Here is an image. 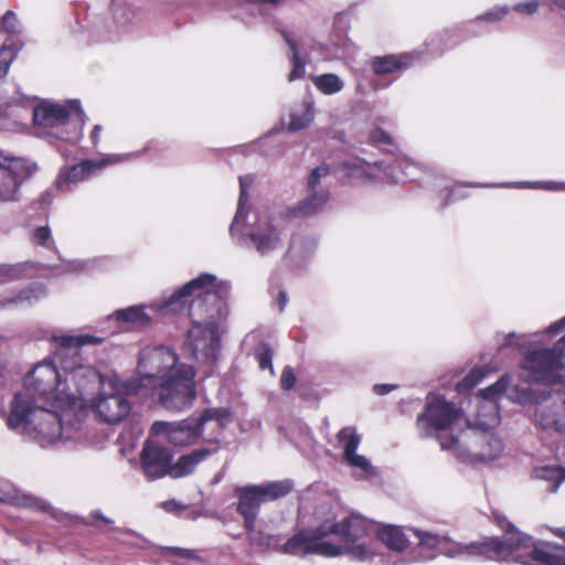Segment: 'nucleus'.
<instances>
[{"mask_svg": "<svg viewBox=\"0 0 565 565\" xmlns=\"http://www.w3.org/2000/svg\"><path fill=\"white\" fill-rule=\"evenodd\" d=\"M109 262L110 260L106 257L92 258V259H87L85 262L78 263L77 269L78 270H87L88 273H90L94 269L106 268V266Z\"/></svg>", "mask_w": 565, "mask_h": 565, "instance_id": "58", "label": "nucleus"}, {"mask_svg": "<svg viewBox=\"0 0 565 565\" xmlns=\"http://www.w3.org/2000/svg\"><path fill=\"white\" fill-rule=\"evenodd\" d=\"M533 186H529L530 189H543L547 191H565V182H533Z\"/></svg>", "mask_w": 565, "mask_h": 565, "instance_id": "61", "label": "nucleus"}, {"mask_svg": "<svg viewBox=\"0 0 565 565\" xmlns=\"http://www.w3.org/2000/svg\"><path fill=\"white\" fill-rule=\"evenodd\" d=\"M503 539L487 537L480 542L458 543L445 536L439 553L450 558L481 556L491 561L516 562L527 565L532 537L520 532L504 515H495Z\"/></svg>", "mask_w": 565, "mask_h": 565, "instance_id": "5", "label": "nucleus"}, {"mask_svg": "<svg viewBox=\"0 0 565 565\" xmlns=\"http://www.w3.org/2000/svg\"><path fill=\"white\" fill-rule=\"evenodd\" d=\"M500 423L499 408L493 401L481 402L478 407L477 419L465 424V429H493Z\"/></svg>", "mask_w": 565, "mask_h": 565, "instance_id": "31", "label": "nucleus"}, {"mask_svg": "<svg viewBox=\"0 0 565 565\" xmlns=\"http://www.w3.org/2000/svg\"><path fill=\"white\" fill-rule=\"evenodd\" d=\"M145 150L134 151V152H125V153H111L107 154L102 159H93L95 161V166L97 171L108 167L120 164L130 160H136L143 154Z\"/></svg>", "mask_w": 565, "mask_h": 565, "instance_id": "43", "label": "nucleus"}, {"mask_svg": "<svg viewBox=\"0 0 565 565\" xmlns=\"http://www.w3.org/2000/svg\"><path fill=\"white\" fill-rule=\"evenodd\" d=\"M532 476L537 480L547 482L546 490L554 493L565 481V468L561 466H540L533 469Z\"/></svg>", "mask_w": 565, "mask_h": 565, "instance_id": "32", "label": "nucleus"}, {"mask_svg": "<svg viewBox=\"0 0 565 565\" xmlns=\"http://www.w3.org/2000/svg\"><path fill=\"white\" fill-rule=\"evenodd\" d=\"M277 31L281 34L290 51L289 58L292 65V70L289 73L288 79L294 82L296 79L302 78L306 74V62L300 56L296 41H294L286 31L280 29H277Z\"/></svg>", "mask_w": 565, "mask_h": 565, "instance_id": "35", "label": "nucleus"}, {"mask_svg": "<svg viewBox=\"0 0 565 565\" xmlns=\"http://www.w3.org/2000/svg\"><path fill=\"white\" fill-rule=\"evenodd\" d=\"M419 52H405L399 54H386L373 56L369 66L374 75L370 79V86L374 92L388 88L401 73L412 67L419 60Z\"/></svg>", "mask_w": 565, "mask_h": 565, "instance_id": "17", "label": "nucleus"}, {"mask_svg": "<svg viewBox=\"0 0 565 565\" xmlns=\"http://www.w3.org/2000/svg\"><path fill=\"white\" fill-rule=\"evenodd\" d=\"M215 450L207 447H201L192 450L189 454L179 457L175 463H173L171 470L172 478H182L191 475L198 467L199 463L210 457Z\"/></svg>", "mask_w": 565, "mask_h": 565, "instance_id": "28", "label": "nucleus"}, {"mask_svg": "<svg viewBox=\"0 0 565 565\" xmlns=\"http://www.w3.org/2000/svg\"><path fill=\"white\" fill-rule=\"evenodd\" d=\"M330 171V167L326 163L316 167L308 175L307 191H329L322 185V179L327 178Z\"/></svg>", "mask_w": 565, "mask_h": 565, "instance_id": "44", "label": "nucleus"}, {"mask_svg": "<svg viewBox=\"0 0 565 565\" xmlns=\"http://www.w3.org/2000/svg\"><path fill=\"white\" fill-rule=\"evenodd\" d=\"M0 501L34 511L50 512L52 510L46 500L23 492L8 482H0Z\"/></svg>", "mask_w": 565, "mask_h": 565, "instance_id": "24", "label": "nucleus"}, {"mask_svg": "<svg viewBox=\"0 0 565 565\" xmlns=\"http://www.w3.org/2000/svg\"><path fill=\"white\" fill-rule=\"evenodd\" d=\"M315 248H316V241L313 238L292 236L289 247L285 254V257L292 258V257L299 256L305 259L312 255Z\"/></svg>", "mask_w": 565, "mask_h": 565, "instance_id": "40", "label": "nucleus"}, {"mask_svg": "<svg viewBox=\"0 0 565 565\" xmlns=\"http://www.w3.org/2000/svg\"><path fill=\"white\" fill-rule=\"evenodd\" d=\"M411 532L418 539V544L429 550H440L446 535H441L430 531H423L418 529H411Z\"/></svg>", "mask_w": 565, "mask_h": 565, "instance_id": "45", "label": "nucleus"}, {"mask_svg": "<svg viewBox=\"0 0 565 565\" xmlns=\"http://www.w3.org/2000/svg\"><path fill=\"white\" fill-rule=\"evenodd\" d=\"M34 135L49 143H77L83 137L85 113L78 99L43 102L33 110Z\"/></svg>", "mask_w": 565, "mask_h": 565, "instance_id": "6", "label": "nucleus"}, {"mask_svg": "<svg viewBox=\"0 0 565 565\" xmlns=\"http://www.w3.org/2000/svg\"><path fill=\"white\" fill-rule=\"evenodd\" d=\"M63 192H67L66 189L57 186V178L54 183L47 188L40 196L39 202L42 207H46L52 204L54 199Z\"/></svg>", "mask_w": 565, "mask_h": 565, "instance_id": "56", "label": "nucleus"}, {"mask_svg": "<svg viewBox=\"0 0 565 565\" xmlns=\"http://www.w3.org/2000/svg\"><path fill=\"white\" fill-rule=\"evenodd\" d=\"M511 8L509 6H497L487 11L486 13L478 15L476 19L469 21L468 25L473 26L480 22H489L494 23L501 21L508 13Z\"/></svg>", "mask_w": 565, "mask_h": 565, "instance_id": "47", "label": "nucleus"}, {"mask_svg": "<svg viewBox=\"0 0 565 565\" xmlns=\"http://www.w3.org/2000/svg\"><path fill=\"white\" fill-rule=\"evenodd\" d=\"M137 377L140 392L147 387L156 391L159 402L168 411L181 412L195 399L194 370L180 363L175 351L169 347L147 348L140 352Z\"/></svg>", "mask_w": 565, "mask_h": 565, "instance_id": "3", "label": "nucleus"}, {"mask_svg": "<svg viewBox=\"0 0 565 565\" xmlns=\"http://www.w3.org/2000/svg\"><path fill=\"white\" fill-rule=\"evenodd\" d=\"M565 334L551 349H535L524 354L522 366L535 383H561L564 367Z\"/></svg>", "mask_w": 565, "mask_h": 565, "instance_id": "14", "label": "nucleus"}, {"mask_svg": "<svg viewBox=\"0 0 565 565\" xmlns=\"http://www.w3.org/2000/svg\"><path fill=\"white\" fill-rule=\"evenodd\" d=\"M262 495L266 501L276 500L287 495L292 488V483L289 480L269 482L265 486H259Z\"/></svg>", "mask_w": 565, "mask_h": 565, "instance_id": "42", "label": "nucleus"}, {"mask_svg": "<svg viewBox=\"0 0 565 565\" xmlns=\"http://www.w3.org/2000/svg\"><path fill=\"white\" fill-rule=\"evenodd\" d=\"M377 540L388 550L394 552H403L409 545V540L403 529L396 525H382L376 527Z\"/></svg>", "mask_w": 565, "mask_h": 565, "instance_id": "30", "label": "nucleus"}, {"mask_svg": "<svg viewBox=\"0 0 565 565\" xmlns=\"http://www.w3.org/2000/svg\"><path fill=\"white\" fill-rule=\"evenodd\" d=\"M254 178L252 175L239 177V198L236 212L242 211L243 214H248L247 203H248V188L253 184Z\"/></svg>", "mask_w": 565, "mask_h": 565, "instance_id": "53", "label": "nucleus"}, {"mask_svg": "<svg viewBox=\"0 0 565 565\" xmlns=\"http://www.w3.org/2000/svg\"><path fill=\"white\" fill-rule=\"evenodd\" d=\"M163 554L164 555H173V556H178V557H184V558L194 557L193 551L181 548V547H164Z\"/></svg>", "mask_w": 565, "mask_h": 565, "instance_id": "62", "label": "nucleus"}, {"mask_svg": "<svg viewBox=\"0 0 565 565\" xmlns=\"http://www.w3.org/2000/svg\"><path fill=\"white\" fill-rule=\"evenodd\" d=\"M465 424H469L461 408L441 396L428 397L423 413L416 420L422 438L435 437L439 445L450 443L451 436H461Z\"/></svg>", "mask_w": 565, "mask_h": 565, "instance_id": "8", "label": "nucleus"}, {"mask_svg": "<svg viewBox=\"0 0 565 565\" xmlns=\"http://www.w3.org/2000/svg\"><path fill=\"white\" fill-rule=\"evenodd\" d=\"M161 508L169 513H177L182 511L185 507L175 500H167L161 503Z\"/></svg>", "mask_w": 565, "mask_h": 565, "instance_id": "63", "label": "nucleus"}, {"mask_svg": "<svg viewBox=\"0 0 565 565\" xmlns=\"http://www.w3.org/2000/svg\"><path fill=\"white\" fill-rule=\"evenodd\" d=\"M341 166L351 178L387 183H397L403 178H409L404 168L411 167L404 159H395L393 163L385 161L369 163L360 158L343 161Z\"/></svg>", "mask_w": 565, "mask_h": 565, "instance_id": "16", "label": "nucleus"}, {"mask_svg": "<svg viewBox=\"0 0 565 565\" xmlns=\"http://www.w3.org/2000/svg\"><path fill=\"white\" fill-rule=\"evenodd\" d=\"M274 350L268 343H260L255 350V359L262 370L268 369L274 374L273 367Z\"/></svg>", "mask_w": 565, "mask_h": 565, "instance_id": "49", "label": "nucleus"}, {"mask_svg": "<svg viewBox=\"0 0 565 565\" xmlns=\"http://www.w3.org/2000/svg\"><path fill=\"white\" fill-rule=\"evenodd\" d=\"M330 199V191H307V195L295 205L290 213L296 217L312 216L323 210Z\"/></svg>", "mask_w": 565, "mask_h": 565, "instance_id": "27", "label": "nucleus"}, {"mask_svg": "<svg viewBox=\"0 0 565 565\" xmlns=\"http://www.w3.org/2000/svg\"><path fill=\"white\" fill-rule=\"evenodd\" d=\"M230 290L227 281H217L216 276L203 273L161 301L158 311L162 316L174 315L189 303L192 326L220 328L228 316Z\"/></svg>", "mask_w": 565, "mask_h": 565, "instance_id": "4", "label": "nucleus"}, {"mask_svg": "<svg viewBox=\"0 0 565 565\" xmlns=\"http://www.w3.org/2000/svg\"><path fill=\"white\" fill-rule=\"evenodd\" d=\"M507 387L508 381L502 377L494 384L481 390L480 397H478V399H480V403L486 401H493L497 403L498 397L505 392Z\"/></svg>", "mask_w": 565, "mask_h": 565, "instance_id": "51", "label": "nucleus"}, {"mask_svg": "<svg viewBox=\"0 0 565 565\" xmlns=\"http://www.w3.org/2000/svg\"><path fill=\"white\" fill-rule=\"evenodd\" d=\"M291 434L297 435V436H294V443L296 444L297 447H302V446L311 447L312 446L313 438L311 435V430L307 424L296 423L294 425Z\"/></svg>", "mask_w": 565, "mask_h": 565, "instance_id": "50", "label": "nucleus"}, {"mask_svg": "<svg viewBox=\"0 0 565 565\" xmlns=\"http://www.w3.org/2000/svg\"><path fill=\"white\" fill-rule=\"evenodd\" d=\"M327 523H324L316 529L300 531L295 534L282 545V552L296 556L318 554L335 557L341 555V547L333 542L327 541Z\"/></svg>", "mask_w": 565, "mask_h": 565, "instance_id": "18", "label": "nucleus"}, {"mask_svg": "<svg viewBox=\"0 0 565 565\" xmlns=\"http://www.w3.org/2000/svg\"><path fill=\"white\" fill-rule=\"evenodd\" d=\"M369 140L376 147H394L395 141L393 136L382 127L374 126L369 132Z\"/></svg>", "mask_w": 565, "mask_h": 565, "instance_id": "48", "label": "nucleus"}, {"mask_svg": "<svg viewBox=\"0 0 565 565\" xmlns=\"http://www.w3.org/2000/svg\"><path fill=\"white\" fill-rule=\"evenodd\" d=\"M171 451L156 443L148 441L141 451L142 470L149 480H157L164 476L171 477L173 467Z\"/></svg>", "mask_w": 565, "mask_h": 565, "instance_id": "20", "label": "nucleus"}, {"mask_svg": "<svg viewBox=\"0 0 565 565\" xmlns=\"http://www.w3.org/2000/svg\"><path fill=\"white\" fill-rule=\"evenodd\" d=\"M46 296V288L42 282H32L28 287L12 291L0 299L1 308H23L32 306Z\"/></svg>", "mask_w": 565, "mask_h": 565, "instance_id": "26", "label": "nucleus"}, {"mask_svg": "<svg viewBox=\"0 0 565 565\" xmlns=\"http://www.w3.org/2000/svg\"><path fill=\"white\" fill-rule=\"evenodd\" d=\"M230 422V412L227 409L209 408L198 419L190 418L174 425L156 422L152 425V430L167 433L169 443L181 447L196 443L206 425H211L213 431H221Z\"/></svg>", "mask_w": 565, "mask_h": 565, "instance_id": "13", "label": "nucleus"}, {"mask_svg": "<svg viewBox=\"0 0 565 565\" xmlns=\"http://www.w3.org/2000/svg\"><path fill=\"white\" fill-rule=\"evenodd\" d=\"M484 376L481 367L472 369L461 381L456 384V391L463 393L475 387Z\"/></svg>", "mask_w": 565, "mask_h": 565, "instance_id": "52", "label": "nucleus"}, {"mask_svg": "<svg viewBox=\"0 0 565 565\" xmlns=\"http://www.w3.org/2000/svg\"><path fill=\"white\" fill-rule=\"evenodd\" d=\"M312 83L324 95H333L344 88V82L333 73H326L312 77Z\"/></svg>", "mask_w": 565, "mask_h": 565, "instance_id": "38", "label": "nucleus"}, {"mask_svg": "<svg viewBox=\"0 0 565 565\" xmlns=\"http://www.w3.org/2000/svg\"><path fill=\"white\" fill-rule=\"evenodd\" d=\"M32 242L47 248L53 247L54 242L52 239L51 228L47 225L36 227L32 234Z\"/></svg>", "mask_w": 565, "mask_h": 565, "instance_id": "55", "label": "nucleus"}, {"mask_svg": "<svg viewBox=\"0 0 565 565\" xmlns=\"http://www.w3.org/2000/svg\"><path fill=\"white\" fill-rule=\"evenodd\" d=\"M38 166L0 149V202L18 201L21 185L36 171Z\"/></svg>", "mask_w": 565, "mask_h": 565, "instance_id": "15", "label": "nucleus"}, {"mask_svg": "<svg viewBox=\"0 0 565 565\" xmlns=\"http://www.w3.org/2000/svg\"><path fill=\"white\" fill-rule=\"evenodd\" d=\"M104 341V338L95 337L92 334H79V335H65L61 338V350H70L75 352L77 356L79 354V348L83 345L99 344Z\"/></svg>", "mask_w": 565, "mask_h": 565, "instance_id": "39", "label": "nucleus"}, {"mask_svg": "<svg viewBox=\"0 0 565 565\" xmlns=\"http://www.w3.org/2000/svg\"><path fill=\"white\" fill-rule=\"evenodd\" d=\"M102 385V391L92 401V407L97 415L108 424L119 423L130 412V402L128 396L137 395L140 392V382L125 380L102 381L98 374V382L89 386L85 396L96 386ZM86 403L88 399L85 397Z\"/></svg>", "mask_w": 565, "mask_h": 565, "instance_id": "11", "label": "nucleus"}, {"mask_svg": "<svg viewBox=\"0 0 565 565\" xmlns=\"http://www.w3.org/2000/svg\"><path fill=\"white\" fill-rule=\"evenodd\" d=\"M248 214L236 212L230 225V234L236 243L263 258L281 250L287 236L286 220L281 216L257 217L248 223Z\"/></svg>", "mask_w": 565, "mask_h": 565, "instance_id": "7", "label": "nucleus"}, {"mask_svg": "<svg viewBox=\"0 0 565 565\" xmlns=\"http://www.w3.org/2000/svg\"><path fill=\"white\" fill-rule=\"evenodd\" d=\"M237 498L236 511L244 519V527L252 531L255 527L259 508L265 502L259 486L237 487L234 490Z\"/></svg>", "mask_w": 565, "mask_h": 565, "instance_id": "22", "label": "nucleus"}, {"mask_svg": "<svg viewBox=\"0 0 565 565\" xmlns=\"http://www.w3.org/2000/svg\"><path fill=\"white\" fill-rule=\"evenodd\" d=\"M58 405L62 407L61 414L45 408L42 402H35L30 394H15L10 405L7 426L43 448L56 441H85L87 431L83 419L86 416V401L76 408L65 402Z\"/></svg>", "mask_w": 565, "mask_h": 565, "instance_id": "1", "label": "nucleus"}, {"mask_svg": "<svg viewBox=\"0 0 565 565\" xmlns=\"http://www.w3.org/2000/svg\"><path fill=\"white\" fill-rule=\"evenodd\" d=\"M534 183L531 181L521 182H505V183H458L451 188L448 194L447 204L455 201L465 199L467 193L462 191V188H519L524 189L533 186Z\"/></svg>", "mask_w": 565, "mask_h": 565, "instance_id": "34", "label": "nucleus"}, {"mask_svg": "<svg viewBox=\"0 0 565 565\" xmlns=\"http://www.w3.org/2000/svg\"><path fill=\"white\" fill-rule=\"evenodd\" d=\"M328 536L333 535L343 553L360 562L371 561L375 551L366 543V537L375 532V524L365 518L351 514L338 523L327 524Z\"/></svg>", "mask_w": 565, "mask_h": 565, "instance_id": "12", "label": "nucleus"}, {"mask_svg": "<svg viewBox=\"0 0 565 565\" xmlns=\"http://www.w3.org/2000/svg\"><path fill=\"white\" fill-rule=\"evenodd\" d=\"M97 172L95 161L86 159L74 166H64L57 174V186L72 191L78 183L86 181Z\"/></svg>", "mask_w": 565, "mask_h": 565, "instance_id": "25", "label": "nucleus"}, {"mask_svg": "<svg viewBox=\"0 0 565 565\" xmlns=\"http://www.w3.org/2000/svg\"><path fill=\"white\" fill-rule=\"evenodd\" d=\"M23 47V42L4 40L0 49V79L3 78L9 68L17 57L20 50Z\"/></svg>", "mask_w": 565, "mask_h": 565, "instance_id": "37", "label": "nucleus"}, {"mask_svg": "<svg viewBox=\"0 0 565 565\" xmlns=\"http://www.w3.org/2000/svg\"><path fill=\"white\" fill-rule=\"evenodd\" d=\"M220 328L192 326L188 331L184 351L199 363L213 364L220 353Z\"/></svg>", "mask_w": 565, "mask_h": 565, "instance_id": "19", "label": "nucleus"}, {"mask_svg": "<svg viewBox=\"0 0 565 565\" xmlns=\"http://www.w3.org/2000/svg\"><path fill=\"white\" fill-rule=\"evenodd\" d=\"M397 388V385L395 384H375L373 386V392L376 394V395H386L391 392H393L394 390Z\"/></svg>", "mask_w": 565, "mask_h": 565, "instance_id": "64", "label": "nucleus"}, {"mask_svg": "<svg viewBox=\"0 0 565 565\" xmlns=\"http://www.w3.org/2000/svg\"><path fill=\"white\" fill-rule=\"evenodd\" d=\"M539 9H540L539 0H525V1L516 3L513 7V10L515 12L523 14V15H533L539 11Z\"/></svg>", "mask_w": 565, "mask_h": 565, "instance_id": "59", "label": "nucleus"}, {"mask_svg": "<svg viewBox=\"0 0 565 565\" xmlns=\"http://www.w3.org/2000/svg\"><path fill=\"white\" fill-rule=\"evenodd\" d=\"M160 303L161 302H159L154 306H150V307L140 306V305L139 306H130L128 308L119 309V310L115 311L110 318H115L119 322H126V323H130V324H134L137 327H146L152 320V317L147 311L148 309L151 311H156L160 316H162L158 311V306Z\"/></svg>", "mask_w": 565, "mask_h": 565, "instance_id": "29", "label": "nucleus"}, {"mask_svg": "<svg viewBox=\"0 0 565 565\" xmlns=\"http://www.w3.org/2000/svg\"><path fill=\"white\" fill-rule=\"evenodd\" d=\"M113 11H114V17H115L116 21L121 25H125L126 22L130 21L131 20L130 15L134 14L130 6H128L122 0L114 1Z\"/></svg>", "mask_w": 565, "mask_h": 565, "instance_id": "54", "label": "nucleus"}, {"mask_svg": "<svg viewBox=\"0 0 565 565\" xmlns=\"http://www.w3.org/2000/svg\"><path fill=\"white\" fill-rule=\"evenodd\" d=\"M511 399L522 406L534 405L533 422L542 431L565 435V398L548 387H518Z\"/></svg>", "mask_w": 565, "mask_h": 565, "instance_id": "9", "label": "nucleus"}, {"mask_svg": "<svg viewBox=\"0 0 565 565\" xmlns=\"http://www.w3.org/2000/svg\"><path fill=\"white\" fill-rule=\"evenodd\" d=\"M338 441L343 448V459L348 465L359 469L363 473V477L376 475V469L371 461L366 457L356 454L361 444V436L354 427H343L338 433Z\"/></svg>", "mask_w": 565, "mask_h": 565, "instance_id": "21", "label": "nucleus"}, {"mask_svg": "<svg viewBox=\"0 0 565 565\" xmlns=\"http://www.w3.org/2000/svg\"><path fill=\"white\" fill-rule=\"evenodd\" d=\"M556 534L565 537V530H557ZM529 553L527 565H565V547L532 539Z\"/></svg>", "mask_w": 565, "mask_h": 565, "instance_id": "23", "label": "nucleus"}, {"mask_svg": "<svg viewBox=\"0 0 565 565\" xmlns=\"http://www.w3.org/2000/svg\"><path fill=\"white\" fill-rule=\"evenodd\" d=\"M21 31L22 25L18 19V15L11 10L7 11L0 20V33L4 32L8 34V38L6 40L22 42L19 39V34Z\"/></svg>", "mask_w": 565, "mask_h": 565, "instance_id": "41", "label": "nucleus"}, {"mask_svg": "<svg viewBox=\"0 0 565 565\" xmlns=\"http://www.w3.org/2000/svg\"><path fill=\"white\" fill-rule=\"evenodd\" d=\"M297 377L294 370L290 366H285L280 375V387L285 391H289L295 387Z\"/></svg>", "mask_w": 565, "mask_h": 565, "instance_id": "60", "label": "nucleus"}, {"mask_svg": "<svg viewBox=\"0 0 565 565\" xmlns=\"http://www.w3.org/2000/svg\"><path fill=\"white\" fill-rule=\"evenodd\" d=\"M97 382L94 367L84 364L75 352L60 348L52 360L32 369L25 377V390L19 394H30L35 402H65L76 408L84 405L86 391Z\"/></svg>", "mask_w": 565, "mask_h": 565, "instance_id": "2", "label": "nucleus"}, {"mask_svg": "<svg viewBox=\"0 0 565 565\" xmlns=\"http://www.w3.org/2000/svg\"><path fill=\"white\" fill-rule=\"evenodd\" d=\"M443 450H452L463 463H486L498 459L504 450L503 440L492 429H465L461 436L441 441Z\"/></svg>", "mask_w": 565, "mask_h": 565, "instance_id": "10", "label": "nucleus"}, {"mask_svg": "<svg viewBox=\"0 0 565 565\" xmlns=\"http://www.w3.org/2000/svg\"><path fill=\"white\" fill-rule=\"evenodd\" d=\"M546 334L556 335L557 333L548 332L547 329L532 334L510 332L503 337L502 343L499 345V351L505 348L518 347L524 349L527 344H540L543 342V337Z\"/></svg>", "mask_w": 565, "mask_h": 565, "instance_id": "33", "label": "nucleus"}, {"mask_svg": "<svg viewBox=\"0 0 565 565\" xmlns=\"http://www.w3.org/2000/svg\"><path fill=\"white\" fill-rule=\"evenodd\" d=\"M249 533V542L250 545L263 551L269 548H277L279 546V540L277 536L268 535L259 531H255L253 527L252 531H247Z\"/></svg>", "mask_w": 565, "mask_h": 565, "instance_id": "46", "label": "nucleus"}, {"mask_svg": "<svg viewBox=\"0 0 565 565\" xmlns=\"http://www.w3.org/2000/svg\"><path fill=\"white\" fill-rule=\"evenodd\" d=\"M313 109L309 103H302L290 113L289 130L298 131L310 125L313 120Z\"/></svg>", "mask_w": 565, "mask_h": 565, "instance_id": "36", "label": "nucleus"}, {"mask_svg": "<svg viewBox=\"0 0 565 565\" xmlns=\"http://www.w3.org/2000/svg\"><path fill=\"white\" fill-rule=\"evenodd\" d=\"M24 268H25L24 264L0 265V282L20 277V275H22Z\"/></svg>", "mask_w": 565, "mask_h": 565, "instance_id": "57", "label": "nucleus"}]
</instances>
